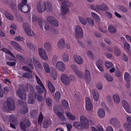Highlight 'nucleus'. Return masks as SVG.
<instances>
[{"label": "nucleus", "mask_w": 131, "mask_h": 131, "mask_svg": "<svg viewBox=\"0 0 131 131\" xmlns=\"http://www.w3.org/2000/svg\"><path fill=\"white\" fill-rule=\"evenodd\" d=\"M52 7L51 4L48 2L39 1L37 4V10L39 13H42L46 10L51 11L52 10Z\"/></svg>", "instance_id": "obj_1"}, {"label": "nucleus", "mask_w": 131, "mask_h": 131, "mask_svg": "<svg viewBox=\"0 0 131 131\" xmlns=\"http://www.w3.org/2000/svg\"><path fill=\"white\" fill-rule=\"evenodd\" d=\"M6 102L4 104L3 106V109L5 111L8 112L10 111H14L15 110V104L12 98L8 97Z\"/></svg>", "instance_id": "obj_2"}, {"label": "nucleus", "mask_w": 131, "mask_h": 131, "mask_svg": "<svg viewBox=\"0 0 131 131\" xmlns=\"http://www.w3.org/2000/svg\"><path fill=\"white\" fill-rule=\"evenodd\" d=\"M27 3V0H23L22 2L18 5L19 9L24 13L29 12L30 10V5Z\"/></svg>", "instance_id": "obj_3"}, {"label": "nucleus", "mask_w": 131, "mask_h": 131, "mask_svg": "<svg viewBox=\"0 0 131 131\" xmlns=\"http://www.w3.org/2000/svg\"><path fill=\"white\" fill-rule=\"evenodd\" d=\"M23 28L25 30V32L28 36L33 37L34 36L35 34L33 31L29 27L28 24L26 23H23Z\"/></svg>", "instance_id": "obj_4"}, {"label": "nucleus", "mask_w": 131, "mask_h": 131, "mask_svg": "<svg viewBox=\"0 0 131 131\" xmlns=\"http://www.w3.org/2000/svg\"><path fill=\"white\" fill-rule=\"evenodd\" d=\"M16 94L21 99L25 100L26 98V91L23 88L18 89L16 92Z\"/></svg>", "instance_id": "obj_5"}, {"label": "nucleus", "mask_w": 131, "mask_h": 131, "mask_svg": "<svg viewBox=\"0 0 131 131\" xmlns=\"http://www.w3.org/2000/svg\"><path fill=\"white\" fill-rule=\"evenodd\" d=\"M47 20L48 22L51 25L54 26H57L59 25V24L56 19L52 16L48 17Z\"/></svg>", "instance_id": "obj_6"}, {"label": "nucleus", "mask_w": 131, "mask_h": 131, "mask_svg": "<svg viewBox=\"0 0 131 131\" xmlns=\"http://www.w3.org/2000/svg\"><path fill=\"white\" fill-rule=\"evenodd\" d=\"M20 125L22 129L24 130L26 127H29L30 126L31 123L28 119H25L20 123Z\"/></svg>", "instance_id": "obj_7"}, {"label": "nucleus", "mask_w": 131, "mask_h": 131, "mask_svg": "<svg viewBox=\"0 0 131 131\" xmlns=\"http://www.w3.org/2000/svg\"><path fill=\"white\" fill-rule=\"evenodd\" d=\"M32 59L34 66L36 68L41 70L43 69L41 64L38 60L36 57H33Z\"/></svg>", "instance_id": "obj_8"}, {"label": "nucleus", "mask_w": 131, "mask_h": 131, "mask_svg": "<svg viewBox=\"0 0 131 131\" xmlns=\"http://www.w3.org/2000/svg\"><path fill=\"white\" fill-rule=\"evenodd\" d=\"M56 67L57 70L61 71H64L66 68L65 64L61 61H58L56 63Z\"/></svg>", "instance_id": "obj_9"}, {"label": "nucleus", "mask_w": 131, "mask_h": 131, "mask_svg": "<svg viewBox=\"0 0 131 131\" xmlns=\"http://www.w3.org/2000/svg\"><path fill=\"white\" fill-rule=\"evenodd\" d=\"M92 108V105L91 100L89 98L86 97L85 98V108L87 111L91 110Z\"/></svg>", "instance_id": "obj_10"}, {"label": "nucleus", "mask_w": 131, "mask_h": 131, "mask_svg": "<svg viewBox=\"0 0 131 131\" xmlns=\"http://www.w3.org/2000/svg\"><path fill=\"white\" fill-rule=\"evenodd\" d=\"M73 126L76 128L79 129H83L86 128L88 127L83 124L82 123L75 122L73 123Z\"/></svg>", "instance_id": "obj_11"}, {"label": "nucleus", "mask_w": 131, "mask_h": 131, "mask_svg": "<svg viewBox=\"0 0 131 131\" xmlns=\"http://www.w3.org/2000/svg\"><path fill=\"white\" fill-rule=\"evenodd\" d=\"M38 51L39 55L42 58L45 60L48 59V57L45 50L42 48H39Z\"/></svg>", "instance_id": "obj_12"}, {"label": "nucleus", "mask_w": 131, "mask_h": 131, "mask_svg": "<svg viewBox=\"0 0 131 131\" xmlns=\"http://www.w3.org/2000/svg\"><path fill=\"white\" fill-rule=\"evenodd\" d=\"M83 78L85 79L86 81H89L91 79V74L89 71L88 70H86L84 74L83 75Z\"/></svg>", "instance_id": "obj_13"}, {"label": "nucleus", "mask_w": 131, "mask_h": 131, "mask_svg": "<svg viewBox=\"0 0 131 131\" xmlns=\"http://www.w3.org/2000/svg\"><path fill=\"white\" fill-rule=\"evenodd\" d=\"M74 60L75 62L79 64H82L83 62V60L79 56L74 55L73 56Z\"/></svg>", "instance_id": "obj_14"}, {"label": "nucleus", "mask_w": 131, "mask_h": 131, "mask_svg": "<svg viewBox=\"0 0 131 131\" xmlns=\"http://www.w3.org/2000/svg\"><path fill=\"white\" fill-rule=\"evenodd\" d=\"M96 8L98 9L103 11H106L108 9V7L104 3L101 5H97Z\"/></svg>", "instance_id": "obj_15"}, {"label": "nucleus", "mask_w": 131, "mask_h": 131, "mask_svg": "<svg viewBox=\"0 0 131 131\" xmlns=\"http://www.w3.org/2000/svg\"><path fill=\"white\" fill-rule=\"evenodd\" d=\"M122 105L126 111L128 113H130L131 111L127 102L125 100L122 101Z\"/></svg>", "instance_id": "obj_16"}, {"label": "nucleus", "mask_w": 131, "mask_h": 131, "mask_svg": "<svg viewBox=\"0 0 131 131\" xmlns=\"http://www.w3.org/2000/svg\"><path fill=\"white\" fill-rule=\"evenodd\" d=\"M65 45L64 40L63 38H61L58 42V47L60 50H62L64 48Z\"/></svg>", "instance_id": "obj_17"}, {"label": "nucleus", "mask_w": 131, "mask_h": 131, "mask_svg": "<svg viewBox=\"0 0 131 131\" xmlns=\"http://www.w3.org/2000/svg\"><path fill=\"white\" fill-rule=\"evenodd\" d=\"M9 121L14 124H17V119L15 115L11 114L9 116Z\"/></svg>", "instance_id": "obj_18"}, {"label": "nucleus", "mask_w": 131, "mask_h": 131, "mask_svg": "<svg viewBox=\"0 0 131 131\" xmlns=\"http://www.w3.org/2000/svg\"><path fill=\"white\" fill-rule=\"evenodd\" d=\"M11 43L14 48L16 50L18 51L22 50V48L16 42L14 41H12L11 42Z\"/></svg>", "instance_id": "obj_19"}, {"label": "nucleus", "mask_w": 131, "mask_h": 131, "mask_svg": "<svg viewBox=\"0 0 131 131\" xmlns=\"http://www.w3.org/2000/svg\"><path fill=\"white\" fill-rule=\"evenodd\" d=\"M97 115L100 118H103L105 116V112L103 109L100 108L98 111Z\"/></svg>", "instance_id": "obj_20"}, {"label": "nucleus", "mask_w": 131, "mask_h": 131, "mask_svg": "<svg viewBox=\"0 0 131 131\" xmlns=\"http://www.w3.org/2000/svg\"><path fill=\"white\" fill-rule=\"evenodd\" d=\"M36 88L38 90V92L39 93H43L45 89V87L42 84H39V85L36 86Z\"/></svg>", "instance_id": "obj_21"}, {"label": "nucleus", "mask_w": 131, "mask_h": 131, "mask_svg": "<svg viewBox=\"0 0 131 131\" xmlns=\"http://www.w3.org/2000/svg\"><path fill=\"white\" fill-rule=\"evenodd\" d=\"M44 47L45 49L48 51H50L52 49L51 44L48 42H46L44 43Z\"/></svg>", "instance_id": "obj_22"}, {"label": "nucleus", "mask_w": 131, "mask_h": 131, "mask_svg": "<svg viewBox=\"0 0 131 131\" xmlns=\"http://www.w3.org/2000/svg\"><path fill=\"white\" fill-rule=\"evenodd\" d=\"M80 122L82 123L83 124L87 127L88 126V123L86 117L83 116H81L80 117Z\"/></svg>", "instance_id": "obj_23"}, {"label": "nucleus", "mask_w": 131, "mask_h": 131, "mask_svg": "<svg viewBox=\"0 0 131 131\" xmlns=\"http://www.w3.org/2000/svg\"><path fill=\"white\" fill-rule=\"evenodd\" d=\"M51 121L49 120H44L43 123V127L45 128H47L50 126L51 124Z\"/></svg>", "instance_id": "obj_24"}, {"label": "nucleus", "mask_w": 131, "mask_h": 131, "mask_svg": "<svg viewBox=\"0 0 131 131\" xmlns=\"http://www.w3.org/2000/svg\"><path fill=\"white\" fill-rule=\"evenodd\" d=\"M1 50L4 52H5L7 54H8L11 56L13 57L14 59H13L12 60H15V59H16L13 53L8 49H7L3 48H2L1 49Z\"/></svg>", "instance_id": "obj_25"}, {"label": "nucleus", "mask_w": 131, "mask_h": 131, "mask_svg": "<svg viewBox=\"0 0 131 131\" xmlns=\"http://www.w3.org/2000/svg\"><path fill=\"white\" fill-rule=\"evenodd\" d=\"M49 89L50 92L52 93L54 92V88L52 83L49 81H48L47 82Z\"/></svg>", "instance_id": "obj_26"}, {"label": "nucleus", "mask_w": 131, "mask_h": 131, "mask_svg": "<svg viewBox=\"0 0 131 131\" xmlns=\"http://www.w3.org/2000/svg\"><path fill=\"white\" fill-rule=\"evenodd\" d=\"M65 114L69 119L73 121L76 118L75 116L68 111H66L65 112Z\"/></svg>", "instance_id": "obj_27"}, {"label": "nucleus", "mask_w": 131, "mask_h": 131, "mask_svg": "<svg viewBox=\"0 0 131 131\" xmlns=\"http://www.w3.org/2000/svg\"><path fill=\"white\" fill-rule=\"evenodd\" d=\"M27 64L28 68L31 70H33L34 68L32 64V59H28L27 61Z\"/></svg>", "instance_id": "obj_28"}, {"label": "nucleus", "mask_w": 131, "mask_h": 131, "mask_svg": "<svg viewBox=\"0 0 131 131\" xmlns=\"http://www.w3.org/2000/svg\"><path fill=\"white\" fill-rule=\"evenodd\" d=\"M110 123L114 126H116L117 124L119 123L117 119L115 118H111L110 121Z\"/></svg>", "instance_id": "obj_29"}, {"label": "nucleus", "mask_w": 131, "mask_h": 131, "mask_svg": "<svg viewBox=\"0 0 131 131\" xmlns=\"http://www.w3.org/2000/svg\"><path fill=\"white\" fill-rule=\"evenodd\" d=\"M61 14L63 15L67 14L68 12L69 9L68 7L62 6L61 7Z\"/></svg>", "instance_id": "obj_30"}, {"label": "nucleus", "mask_w": 131, "mask_h": 131, "mask_svg": "<svg viewBox=\"0 0 131 131\" xmlns=\"http://www.w3.org/2000/svg\"><path fill=\"white\" fill-rule=\"evenodd\" d=\"M41 93L38 92H36L35 93V97L36 98L37 97L38 100L39 102H41L43 100V98Z\"/></svg>", "instance_id": "obj_31"}, {"label": "nucleus", "mask_w": 131, "mask_h": 131, "mask_svg": "<svg viewBox=\"0 0 131 131\" xmlns=\"http://www.w3.org/2000/svg\"><path fill=\"white\" fill-rule=\"evenodd\" d=\"M46 23L45 21L41 18H40L39 19L38 23L40 27L43 29V27H44L45 24Z\"/></svg>", "instance_id": "obj_32"}, {"label": "nucleus", "mask_w": 131, "mask_h": 131, "mask_svg": "<svg viewBox=\"0 0 131 131\" xmlns=\"http://www.w3.org/2000/svg\"><path fill=\"white\" fill-rule=\"evenodd\" d=\"M43 68L45 71L48 73L50 72V69L49 66L47 63L44 62L43 63Z\"/></svg>", "instance_id": "obj_33"}, {"label": "nucleus", "mask_w": 131, "mask_h": 131, "mask_svg": "<svg viewBox=\"0 0 131 131\" xmlns=\"http://www.w3.org/2000/svg\"><path fill=\"white\" fill-rule=\"evenodd\" d=\"M4 15L8 19L10 20H12L13 19V17L11 14L7 12H6L4 13Z\"/></svg>", "instance_id": "obj_34"}, {"label": "nucleus", "mask_w": 131, "mask_h": 131, "mask_svg": "<svg viewBox=\"0 0 131 131\" xmlns=\"http://www.w3.org/2000/svg\"><path fill=\"white\" fill-rule=\"evenodd\" d=\"M62 6L65 7H70L71 5V3L69 1L67 0H65L62 2Z\"/></svg>", "instance_id": "obj_35"}, {"label": "nucleus", "mask_w": 131, "mask_h": 131, "mask_svg": "<svg viewBox=\"0 0 131 131\" xmlns=\"http://www.w3.org/2000/svg\"><path fill=\"white\" fill-rule=\"evenodd\" d=\"M113 98L115 103L118 104L120 101V98L118 94H115L113 95Z\"/></svg>", "instance_id": "obj_36"}, {"label": "nucleus", "mask_w": 131, "mask_h": 131, "mask_svg": "<svg viewBox=\"0 0 131 131\" xmlns=\"http://www.w3.org/2000/svg\"><path fill=\"white\" fill-rule=\"evenodd\" d=\"M79 19L80 23L83 25H85L87 24L86 19L81 16H78Z\"/></svg>", "instance_id": "obj_37"}, {"label": "nucleus", "mask_w": 131, "mask_h": 131, "mask_svg": "<svg viewBox=\"0 0 131 131\" xmlns=\"http://www.w3.org/2000/svg\"><path fill=\"white\" fill-rule=\"evenodd\" d=\"M108 30L109 31L113 33H115L116 31V29L113 25H110L108 27Z\"/></svg>", "instance_id": "obj_38"}, {"label": "nucleus", "mask_w": 131, "mask_h": 131, "mask_svg": "<svg viewBox=\"0 0 131 131\" xmlns=\"http://www.w3.org/2000/svg\"><path fill=\"white\" fill-rule=\"evenodd\" d=\"M23 76V77L26 78L30 79H32L33 78V76L32 74L27 72H25L24 73Z\"/></svg>", "instance_id": "obj_39"}, {"label": "nucleus", "mask_w": 131, "mask_h": 131, "mask_svg": "<svg viewBox=\"0 0 131 131\" xmlns=\"http://www.w3.org/2000/svg\"><path fill=\"white\" fill-rule=\"evenodd\" d=\"M69 57L67 53H64L62 56V59L65 62L68 61L69 59Z\"/></svg>", "instance_id": "obj_40"}, {"label": "nucleus", "mask_w": 131, "mask_h": 131, "mask_svg": "<svg viewBox=\"0 0 131 131\" xmlns=\"http://www.w3.org/2000/svg\"><path fill=\"white\" fill-rule=\"evenodd\" d=\"M53 111L59 117H60L62 116L63 115V113L58 111L56 107H54L53 108Z\"/></svg>", "instance_id": "obj_41"}, {"label": "nucleus", "mask_w": 131, "mask_h": 131, "mask_svg": "<svg viewBox=\"0 0 131 131\" xmlns=\"http://www.w3.org/2000/svg\"><path fill=\"white\" fill-rule=\"evenodd\" d=\"M91 14L92 17L94 19H95L97 21H99L100 20V18L96 14L93 12H91Z\"/></svg>", "instance_id": "obj_42"}, {"label": "nucleus", "mask_w": 131, "mask_h": 131, "mask_svg": "<svg viewBox=\"0 0 131 131\" xmlns=\"http://www.w3.org/2000/svg\"><path fill=\"white\" fill-rule=\"evenodd\" d=\"M34 102L33 96L32 94H30L28 98V103L29 104H33Z\"/></svg>", "instance_id": "obj_43"}, {"label": "nucleus", "mask_w": 131, "mask_h": 131, "mask_svg": "<svg viewBox=\"0 0 131 131\" xmlns=\"http://www.w3.org/2000/svg\"><path fill=\"white\" fill-rule=\"evenodd\" d=\"M50 75L53 80H55L57 76L56 71L54 70H52L51 73Z\"/></svg>", "instance_id": "obj_44"}, {"label": "nucleus", "mask_w": 131, "mask_h": 131, "mask_svg": "<svg viewBox=\"0 0 131 131\" xmlns=\"http://www.w3.org/2000/svg\"><path fill=\"white\" fill-rule=\"evenodd\" d=\"M104 77L108 81H111L113 80V78L109 74H105L104 75Z\"/></svg>", "instance_id": "obj_45"}, {"label": "nucleus", "mask_w": 131, "mask_h": 131, "mask_svg": "<svg viewBox=\"0 0 131 131\" xmlns=\"http://www.w3.org/2000/svg\"><path fill=\"white\" fill-rule=\"evenodd\" d=\"M86 20L88 24L91 25V26H93L94 25V21L92 18H86Z\"/></svg>", "instance_id": "obj_46"}, {"label": "nucleus", "mask_w": 131, "mask_h": 131, "mask_svg": "<svg viewBox=\"0 0 131 131\" xmlns=\"http://www.w3.org/2000/svg\"><path fill=\"white\" fill-rule=\"evenodd\" d=\"M37 115V111L36 110H33L31 113L30 116L31 118H35L36 117Z\"/></svg>", "instance_id": "obj_47"}, {"label": "nucleus", "mask_w": 131, "mask_h": 131, "mask_svg": "<svg viewBox=\"0 0 131 131\" xmlns=\"http://www.w3.org/2000/svg\"><path fill=\"white\" fill-rule=\"evenodd\" d=\"M76 36L79 38H82L83 36V32H75Z\"/></svg>", "instance_id": "obj_48"}, {"label": "nucleus", "mask_w": 131, "mask_h": 131, "mask_svg": "<svg viewBox=\"0 0 131 131\" xmlns=\"http://www.w3.org/2000/svg\"><path fill=\"white\" fill-rule=\"evenodd\" d=\"M124 125L126 129L128 131H131V125L125 123Z\"/></svg>", "instance_id": "obj_49"}, {"label": "nucleus", "mask_w": 131, "mask_h": 131, "mask_svg": "<svg viewBox=\"0 0 131 131\" xmlns=\"http://www.w3.org/2000/svg\"><path fill=\"white\" fill-rule=\"evenodd\" d=\"M114 52L117 56H119L120 54V51L119 49H118V47L115 46L114 47Z\"/></svg>", "instance_id": "obj_50"}, {"label": "nucleus", "mask_w": 131, "mask_h": 131, "mask_svg": "<svg viewBox=\"0 0 131 131\" xmlns=\"http://www.w3.org/2000/svg\"><path fill=\"white\" fill-rule=\"evenodd\" d=\"M46 102L47 105L49 106H51L52 105V100L50 98H48L46 99Z\"/></svg>", "instance_id": "obj_51"}, {"label": "nucleus", "mask_w": 131, "mask_h": 131, "mask_svg": "<svg viewBox=\"0 0 131 131\" xmlns=\"http://www.w3.org/2000/svg\"><path fill=\"white\" fill-rule=\"evenodd\" d=\"M62 81H61L65 85H68L70 84V80L69 77L67 78L66 79L62 80Z\"/></svg>", "instance_id": "obj_52"}, {"label": "nucleus", "mask_w": 131, "mask_h": 131, "mask_svg": "<svg viewBox=\"0 0 131 131\" xmlns=\"http://www.w3.org/2000/svg\"><path fill=\"white\" fill-rule=\"evenodd\" d=\"M21 112L23 114H25L28 112V108L26 106L23 107L21 109Z\"/></svg>", "instance_id": "obj_53"}, {"label": "nucleus", "mask_w": 131, "mask_h": 131, "mask_svg": "<svg viewBox=\"0 0 131 131\" xmlns=\"http://www.w3.org/2000/svg\"><path fill=\"white\" fill-rule=\"evenodd\" d=\"M62 106L67 108H68L69 106L68 103L66 100H62Z\"/></svg>", "instance_id": "obj_54"}, {"label": "nucleus", "mask_w": 131, "mask_h": 131, "mask_svg": "<svg viewBox=\"0 0 131 131\" xmlns=\"http://www.w3.org/2000/svg\"><path fill=\"white\" fill-rule=\"evenodd\" d=\"M105 64L106 67L107 69H109L112 67L113 66V64L111 62L107 61L105 62Z\"/></svg>", "instance_id": "obj_55"}, {"label": "nucleus", "mask_w": 131, "mask_h": 131, "mask_svg": "<svg viewBox=\"0 0 131 131\" xmlns=\"http://www.w3.org/2000/svg\"><path fill=\"white\" fill-rule=\"evenodd\" d=\"M130 74L127 72H126L124 75V79L125 80L128 81L130 78Z\"/></svg>", "instance_id": "obj_56"}, {"label": "nucleus", "mask_w": 131, "mask_h": 131, "mask_svg": "<svg viewBox=\"0 0 131 131\" xmlns=\"http://www.w3.org/2000/svg\"><path fill=\"white\" fill-rule=\"evenodd\" d=\"M75 32L80 31L83 32V30L82 28L79 25H78L76 26L75 27Z\"/></svg>", "instance_id": "obj_57"}, {"label": "nucleus", "mask_w": 131, "mask_h": 131, "mask_svg": "<svg viewBox=\"0 0 131 131\" xmlns=\"http://www.w3.org/2000/svg\"><path fill=\"white\" fill-rule=\"evenodd\" d=\"M55 98L57 100L60 99L61 98V94L59 92H57L55 94Z\"/></svg>", "instance_id": "obj_58"}, {"label": "nucleus", "mask_w": 131, "mask_h": 131, "mask_svg": "<svg viewBox=\"0 0 131 131\" xmlns=\"http://www.w3.org/2000/svg\"><path fill=\"white\" fill-rule=\"evenodd\" d=\"M124 47L125 49L129 50L130 48V45L128 43L125 42L124 43Z\"/></svg>", "instance_id": "obj_59"}, {"label": "nucleus", "mask_w": 131, "mask_h": 131, "mask_svg": "<svg viewBox=\"0 0 131 131\" xmlns=\"http://www.w3.org/2000/svg\"><path fill=\"white\" fill-rule=\"evenodd\" d=\"M27 46L30 49L34 50L35 49V47L32 43H29L27 44Z\"/></svg>", "instance_id": "obj_60"}, {"label": "nucleus", "mask_w": 131, "mask_h": 131, "mask_svg": "<svg viewBox=\"0 0 131 131\" xmlns=\"http://www.w3.org/2000/svg\"><path fill=\"white\" fill-rule=\"evenodd\" d=\"M88 55L92 59H93L94 58V55L92 52L90 51H89L88 52Z\"/></svg>", "instance_id": "obj_61"}, {"label": "nucleus", "mask_w": 131, "mask_h": 131, "mask_svg": "<svg viewBox=\"0 0 131 131\" xmlns=\"http://www.w3.org/2000/svg\"><path fill=\"white\" fill-rule=\"evenodd\" d=\"M119 8L121 11L124 12H127L128 10L127 8L123 6H119Z\"/></svg>", "instance_id": "obj_62"}, {"label": "nucleus", "mask_w": 131, "mask_h": 131, "mask_svg": "<svg viewBox=\"0 0 131 131\" xmlns=\"http://www.w3.org/2000/svg\"><path fill=\"white\" fill-rule=\"evenodd\" d=\"M75 73L78 76L81 78H83V75L81 73L79 70H77V71H75Z\"/></svg>", "instance_id": "obj_63"}, {"label": "nucleus", "mask_w": 131, "mask_h": 131, "mask_svg": "<svg viewBox=\"0 0 131 131\" xmlns=\"http://www.w3.org/2000/svg\"><path fill=\"white\" fill-rule=\"evenodd\" d=\"M123 59L125 61H128V58L127 55L124 53H123L122 54Z\"/></svg>", "instance_id": "obj_64"}]
</instances>
